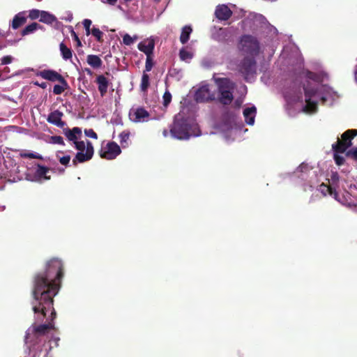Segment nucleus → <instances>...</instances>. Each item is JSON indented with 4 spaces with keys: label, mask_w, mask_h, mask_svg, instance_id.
<instances>
[{
    "label": "nucleus",
    "mask_w": 357,
    "mask_h": 357,
    "mask_svg": "<svg viewBox=\"0 0 357 357\" xmlns=\"http://www.w3.org/2000/svg\"><path fill=\"white\" fill-rule=\"evenodd\" d=\"M63 277V264L61 259L54 257L49 260L44 271L33 277L31 305L36 319L43 321L48 311H51L50 319L56 317L54 298L61 288Z\"/></svg>",
    "instance_id": "nucleus-1"
},
{
    "label": "nucleus",
    "mask_w": 357,
    "mask_h": 357,
    "mask_svg": "<svg viewBox=\"0 0 357 357\" xmlns=\"http://www.w3.org/2000/svg\"><path fill=\"white\" fill-rule=\"evenodd\" d=\"M213 79L217 86L218 94L215 100L222 105H230L234 100V91L236 84L227 77H216L215 75Z\"/></svg>",
    "instance_id": "nucleus-2"
},
{
    "label": "nucleus",
    "mask_w": 357,
    "mask_h": 357,
    "mask_svg": "<svg viewBox=\"0 0 357 357\" xmlns=\"http://www.w3.org/2000/svg\"><path fill=\"white\" fill-rule=\"evenodd\" d=\"M196 124H190L187 119L181 115L174 117V122L170 127V133L172 137L178 139H187L190 136H198L199 134L195 132Z\"/></svg>",
    "instance_id": "nucleus-3"
},
{
    "label": "nucleus",
    "mask_w": 357,
    "mask_h": 357,
    "mask_svg": "<svg viewBox=\"0 0 357 357\" xmlns=\"http://www.w3.org/2000/svg\"><path fill=\"white\" fill-rule=\"evenodd\" d=\"M238 72L246 82H249L257 74V62L253 57L245 56L237 66Z\"/></svg>",
    "instance_id": "nucleus-4"
},
{
    "label": "nucleus",
    "mask_w": 357,
    "mask_h": 357,
    "mask_svg": "<svg viewBox=\"0 0 357 357\" xmlns=\"http://www.w3.org/2000/svg\"><path fill=\"white\" fill-rule=\"evenodd\" d=\"M357 135L356 129L346 130L341 136V139L332 145V149L335 153H344L351 146V140Z\"/></svg>",
    "instance_id": "nucleus-5"
},
{
    "label": "nucleus",
    "mask_w": 357,
    "mask_h": 357,
    "mask_svg": "<svg viewBox=\"0 0 357 357\" xmlns=\"http://www.w3.org/2000/svg\"><path fill=\"white\" fill-rule=\"evenodd\" d=\"M53 328L51 323L36 325L33 324L31 328H29L25 335L26 344L33 345L38 336L43 335L49 332Z\"/></svg>",
    "instance_id": "nucleus-6"
},
{
    "label": "nucleus",
    "mask_w": 357,
    "mask_h": 357,
    "mask_svg": "<svg viewBox=\"0 0 357 357\" xmlns=\"http://www.w3.org/2000/svg\"><path fill=\"white\" fill-rule=\"evenodd\" d=\"M239 49L250 54H257L259 51V43L255 37L244 35L241 38Z\"/></svg>",
    "instance_id": "nucleus-7"
},
{
    "label": "nucleus",
    "mask_w": 357,
    "mask_h": 357,
    "mask_svg": "<svg viewBox=\"0 0 357 357\" xmlns=\"http://www.w3.org/2000/svg\"><path fill=\"white\" fill-rule=\"evenodd\" d=\"M86 152H77L75 157L73 159V165L76 167L78 163L84 162L91 160L93 155L94 150L92 143L87 140L85 143Z\"/></svg>",
    "instance_id": "nucleus-8"
},
{
    "label": "nucleus",
    "mask_w": 357,
    "mask_h": 357,
    "mask_svg": "<svg viewBox=\"0 0 357 357\" xmlns=\"http://www.w3.org/2000/svg\"><path fill=\"white\" fill-rule=\"evenodd\" d=\"M121 151L120 146L114 142H110L107 144L105 149L100 151V156L107 160H114L120 153Z\"/></svg>",
    "instance_id": "nucleus-9"
},
{
    "label": "nucleus",
    "mask_w": 357,
    "mask_h": 357,
    "mask_svg": "<svg viewBox=\"0 0 357 357\" xmlns=\"http://www.w3.org/2000/svg\"><path fill=\"white\" fill-rule=\"evenodd\" d=\"M306 105L304 107L305 112H314L317 109V102L312 100V98L317 93V91L313 87H304Z\"/></svg>",
    "instance_id": "nucleus-10"
},
{
    "label": "nucleus",
    "mask_w": 357,
    "mask_h": 357,
    "mask_svg": "<svg viewBox=\"0 0 357 357\" xmlns=\"http://www.w3.org/2000/svg\"><path fill=\"white\" fill-rule=\"evenodd\" d=\"M195 99L197 102H207L215 100V95L211 93L207 85L202 86L196 91Z\"/></svg>",
    "instance_id": "nucleus-11"
},
{
    "label": "nucleus",
    "mask_w": 357,
    "mask_h": 357,
    "mask_svg": "<svg viewBox=\"0 0 357 357\" xmlns=\"http://www.w3.org/2000/svg\"><path fill=\"white\" fill-rule=\"evenodd\" d=\"M38 75L42 78L51 81H58L61 84L68 86V82L65 78L59 73L53 70H43L38 73Z\"/></svg>",
    "instance_id": "nucleus-12"
},
{
    "label": "nucleus",
    "mask_w": 357,
    "mask_h": 357,
    "mask_svg": "<svg viewBox=\"0 0 357 357\" xmlns=\"http://www.w3.org/2000/svg\"><path fill=\"white\" fill-rule=\"evenodd\" d=\"M131 120L135 123L147 121L150 114L144 107H138L130 113Z\"/></svg>",
    "instance_id": "nucleus-13"
},
{
    "label": "nucleus",
    "mask_w": 357,
    "mask_h": 357,
    "mask_svg": "<svg viewBox=\"0 0 357 357\" xmlns=\"http://www.w3.org/2000/svg\"><path fill=\"white\" fill-rule=\"evenodd\" d=\"M231 10L225 4L218 5L215 10V16L220 21L228 20L232 15Z\"/></svg>",
    "instance_id": "nucleus-14"
},
{
    "label": "nucleus",
    "mask_w": 357,
    "mask_h": 357,
    "mask_svg": "<svg viewBox=\"0 0 357 357\" xmlns=\"http://www.w3.org/2000/svg\"><path fill=\"white\" fill-rule=\"evenodd\" d=\"M63 116V113L56 109L49 114L47 118V121L51 124H53L59 128H63L66 123L61 119Z\"/></svg>",
    "instance_id": "nucleus-15"
},
{
    "label": "nucleus",
    "mask_w": 357,
    "mask_h": 357,
    "mask_svg": "<svg viewBox=\"0 0 357 357\" xmlns=\"http://www.w3.org/2000/svg\"><path fill=\"white\" fill-rule=\"evenodd\" d=\"M63 134L67 137V139L69 141L73 142V144L82 135V130H81V128H79L78 127H74L72 129H70L68 128H63Z\"/></svg>",
    "instance_id": "nucleus-16"
},
{
    "label": "nucleus",
    "mask_w": 357,
    "mask_h": 357,
    "mask_svg": "<svg viewBox=\"0 0 357 357\" xmlns=\"http://www.w3.org/2000/svg\"><path fill=\"white\" fill-rule=\"evenodd\" d=\"M137 47L139 50L144 52L146 56H153L155 43L153 40L144 41L139 43L137 45Z\"/></svg>",
    "instance_id": "nucleus-17"
},
{
    "label": "nucleus",
    "mask_w": 357,
    "mask_h": 357,
    "mask_svg": "<svg viewBox=\"0 0 357 357\" xmlns=\"http://www.w3.org/2000/svg\"><path fill=\"white\" fill-rule=\"evenodd\" d=\"M96 82L98 86V91L102 97H103L107 92L109 86V81L103 75H98Z\"/></svg>",
    "instance_id": "nucleus-18"
},
{
    "label": "nucleus",
    "mask_w": 357,
    "mask_h": 357,
    "mask_svg": "<svg viewBox=\"0 0 357 357\" xmlns=\"http://www.w3.org/2000/svg\"><path fill=\"white\" fill-rule=\"evenodd\" d=\"M26 20L27 17L25 15V12H20L14 16L10 26L13 29H17L26 23Z\"/></svg>",
    "instance_id": "nucleus-19"
},
{
    "label": "nucleus",
    "mask_w": 357,
    "mask_h": 357,
    "mask_svg": "<svg viewBox=\"0 0 357 357\" xmlns=\"http://www.w3.org/2000/svg\"><path fill=\"white\" fill-rule=\"evenodd\" d=\"M256 113L257 109L255 106L247 107L243 110L245 121L248 125H254Z\"/></svg>",
    "instance_id": "nucleus-20"
},
{
    "label": "nucleus",
    "mask_w": 357,
    "mask_h": 357,
    "mask_svg": "<svg viewBox=\"0 0 357 357\" xmlns=\"http://www.w3.org/2000/svg\"><path fill=\"white\" fill-rule=\"evenodd\" d=\"M49 171L50 169L48 167L38 164L37 169L34 174L36 180H40L42 178L45 180L50 179V176H47V174L49 172Z\"/></svg>",
    "instance_id": "nucleus-21"
},
{
    "label": "nucleus",
    "mask_w": 357,
    "mask_h": 357,
    "mask_svg": "<svg viewBox=\"0 0 357 357\" xmlns=\"http://www.w3.org/2000/svg\"><path fill=\"white\" fill-rule=\"evenodd\" d=\"M86 61L89 66L93 68H99L102 65V61L100 58L94 54H89L86 57Z\"/></svg>",
    "instance_id": "nucleus-22"
},
{
    "label": "nucleus",
    "mask_w": 357,
    "mask_h": 357,
    "mask_svg": "<svg viewBox=\"0 0 357 357\" xmlns=\"http://www.w3.org/2000/svg\"><path fill=\"white\" fill-rule=\"evenodd\" d=\"M59 50L61 56L64 60L66 61L72 59L73 50L71 48L67 47V45L63 42L59 44Z\"/></svg>",
    "instance_id": "nucleus-23"
},
{
    "label": "nucleus",
    "mask_w": 357,
    "mask_h": 357,
    "mask_svg": "<svg viewBox=\"0 0 357 357\" xmlns=\"http://www.w3.org/2000/svg\"><path fill=\"white\" fill-rule=\"evenodd\" d=\"M56 21V17L54 15H52L47 11L42 10V13L40 15V22L47 24H51Z\"/></svg>",
    "instance_id": "nucleus-24"
},
{
    "label": "nucleus",
    "mask_w": 357,
    "mask_h": 357,
    "mask_svg": "<svg viewBox=\"0 0 357 357\" xmlns=\"http://www.w3.org/2000/svg\"><path fill=\"white\" fill-rule=\"evenodd\" d=\"M38 29H42V26L37 22H32L31 24L26 26L21 32L22 36L33 33Z\"/></svg>",
    "instance_id": "nucleus-25"
},
{
    "label": "nucleus",
    "mask_w": 357,
    "mask_h": 357,
    "mask_svg": "<svg viewBox=\"0 0 357 357\" xmlns=\"http://www.w3.org/2000/svg\"><path fill=\"white\" fill-rule=\"evenodd\" d=\"M192 31V29L190 26H185L182 29L180 36V41L182 44H185L188 41Z\"/></svg>",
    "instance_id": "nucleus-26"
},
{
    "label": "nucleus",
    "mask_w": 357,
    "mask_h": 357,
    "mask_svg": "<svg viewBox=\"0 0 357 357\" xmlns=\"http://www.w3.org/2000/svg\"><path fill=\"white\" fill-rule=\"evenodd\" d=\"M149 86V76L148 74H146L145 72L143 73L141 84H140V89L141 91L143 92H146Z\"/></svg>",
    "instance_id": "nucleus-27"
},
{
    "label": "nucleus",
    "mask_w": 357,
    "mask_h": 357,
    "mask_svg": "<svg viewBox=\"0 0 357 357\" xmlns=\"http://www.w3.org/2000/svg\"><path fill=\"white\" fill-rule=\"evenodd\" d=\"M318 190L326 197L327 195H333V188L324 183L318 187Z\"/></svg>",
    "instance_id": "nucleus-28"
},
{
    "label": "nucleus",
    "mask_w": 357,
    "mask_h": 357,
    "mask_svg": "<svg viewBox=\"0 0 357 357\" xmlns=\"http://www.w3.org/2000/svg\"><path fill=\"white\" fill-rule=\"evenodd\" d=\"M137 40V36H135L134 37H132L128 33H126L123 36V43L126 45H128V46L131 45Z\"/></svg>",
    "instance_id": "nucleus-29"
},
{
    "label": "nucleus",
    "mask_w": 357,
    "mask_h": 357,
    "mask_svg": "<svg viewBox=\"0 0 357 357\" xmlns=\"http://www.w3.org/2000/svg\"><path fill=\"white\" fill-rule=\"evenodd\" d=\"M91 34L96 38L98 42L102 43L103 41V33L98 28L93 27Z\"/></svg>",
    "instance_id": "nucleus-30"
},
{
    "label": "nucleus",
    "mask_w": 357,
    "mask_h": 357,
    "mask_svg": "<svg viewBox=\"0 0 357 357\" xmlns=\"http://www.w3.org/2000/svg\"><path fill=\"white\" fill-rule=\"evenodd\" d=\"M179 56L182 61H187L192 58V54L183 48L180 50Z\"/></svg>",
    "instance_id": "nucleus-31"
},
{
    "label": "nucleus",
    "mask_w": 357,
    "mask_h": 357,
    "mask_svg": "<svg viewBox=\"0 0 357 357\" xmlns=\"http://www.w3.org/2000/svg\"><path fill=\"white\" fill-rule=\"evenodd\" d=\"M172 101V94L171 93L167 90L162 96V105L164 107H167Z\"/></svg>",
    "instance_id": "nucleus-32"
},
{
    "label": "nucleus",
    "mask_w": 357,
    "mask_h": 357,
    "mask_svg": "<svg viewBox=\"0 0 357 357\" xmlns=\"http://www.w3.org/2000/svg\"><path fill=\"white\" fill-rule=\"evenodd\" d=\"M130 137V133L126 131H123L119 135L120 142L123 146L128 144V141Z\"/></svg>",
    "instance_id": "nucleus-33"
},
{
    "label": "nucleus",
    "mask_w": 357,
    "mask_h": 357,
    "mask_svg": "<svg viewBox=\"0 0 357 357\" xmlns=\"http://www.w3.org/2000/svg\"><path fill=\"white\" fill-rule=\"evenodd\" d=\"M42 10H39L38 9H32L29 11L28 17L32 20H36L38 18H40Z\"/></svg>",
    "instance_id": "nucleus-34"
},
{
    "label": "nucleus",
    "mask_w": 357,
    "mask_h": 357,
    "mask_svg": "<svg viewBox=\"0 0 357 357\" xmlns=\"http://www.w3.org/2000/svg\"><path fill=\"white\" fill-rule=\"evenodd\" d=\"M154 65L153 61V56H146V64H145V70L144 72H149L151 70L153 66Z\"/></svg>",
    "instance_id": "nucleus-35"
},
{
    "label": "nucleus",
    "mask_w": 357,
    "mask_h": 357,
    "mask_svg": "<svg viewBox=\"0 0 357 357\" xmlns=\"http://www.w3.org/2000/svg\"><path fill=\"white\" fill-rule=\"evenodd\" d=\"M20 155L24 158H31V159H41V155L34 153H26L24 151L21 152Z\"/></svg>",
    "instance_id": "nucleus-36"
},
{
    "label": "nucleus",
    "mask_w": 357,
    "mask_h": 357,
    "mask_svg": "<svg viewBox=\"0 0 357 357\" xmlns=\"http://www.w3.org/2000/svg\"><path fill=\"white\" fill-rule=\"evenodd\" d=\"M68 87V86H64V85H59V84H56L54 85V88H53V93L55 94V95H60Z\"/></svg>",
    "instance_id": "nucleus-37"
},
{
    "label": "nucleus",
    "mask_w": 357,
    "mask_h": 357,
    "mask_svg": "<svg viewBox=\"0 0 357 357\" xmlns=\"http://www.w3.org/2000/svg\"><path fill=\"white\" fill-rule=\"evenodd\" d=\"M50 142L52 144H60L62 146H65V142L63 141V139L61 136H57V135L52 136L50 138Z\"/></svg>",
    "instance_id": "nucleus-38"
},
{
    "label": "nucleus",
    "mask_w": 357,
    "mask_h": 357,
    "mask_svg": "<svg viewBox=\"0 0 357 357\" xmlns=\"http://www.w3.org/2000/svg\"><path fill=\"white\" fill-rule=\"evenodd\" d=\"M75 147L79 152H82L84 151L86 145L84 141H78L77 140L75 143Z\"/></svg>",
    "instance_id": "nucleus-39"
},
{
    "label": "nucleus",
    "mask_w": 357,
    "mask_h": 357,
    "mask_svg": "<svg viewBox=\"0 0 357 357\" xmlns=\"http://www.w3.org/2000/svg\"><path fill=\"white\" fill-rule=\"evenodd\" d=\"M339 153L334 152V160L337 165H342L344 163V158L343 156L338 155Z\"/></svg>",
    "instance_id": "nucleus-40"
},
{
    "label": "nucleus",
    "mask_w": 357,
    "mask_h": 357,
    "mask_svg": "<svg viewBox=\"0 0 357 357\" xmlns=\"http://www.w3.org/2000/svg\"><path fill=\"white\" fill-rule=\"evenodd\" d=\"M346 155L357 161V148L352 149L346 153Z\"/></svg>",
    "instance_id": "nucleus-41"
},
{
    "label": "nucleus",
    "mask_w": 357,
    "mask_h": 357,
    "mask_svg": "<svg viewBox=\"0 0 357 357\" xmlns=\"http://www.w3.org/2000/svg\"><path fill=\"white\" fill-rule=\"evenodd\" d=\"M84 134L86 136L93 138V139H98V135L93 129H85L84 130Z\"/></svg>",
    "instance_id": "nucleus-42"
},
{
    "label": "nucleus",
    "mask_w": 357,
    "mask_h": 357,
    "mask_svg": "<svg viewBox=\"0 0 357 357\" xmlns=\"http://www.w3.org/2000/svg\"><path fill=\"white\" fill-rule=\"evenodd\" d=\"M70 156L69 155H64L59 158V162L66 167L68 166V165L70 163Z\"/></svg>",
    "instance_id": "nucleus-43"
},
{
    "label": "nucleus",
    "mask_w": 357,
    "mask_h": 357,
    "mask_svg": "<svg viewBox=\"0 0 357 357\" xmlns=\"http://www.w3.org/2000/svg\"><path fill=\"white\" fill-rule=\"evenodd\" d=\"M70 33H71V36H72L73 40L77 43L76 44L77 47H82V42H81L80 39L79 38L78 36L77 35V33L74 31V30L72 29V31H70Z\"/></svg>",
    "instance_id": "nucleus-44"
},
{
    "label": "nucleus",
    "mask_w": 357,
    "mask_h": 357,
    "mask_svg": "<svg viewBox=\"0 0 357 357\" xmlns=\"http://www.w3.org/2000/svg\"><path fill=\"white\" fill-rule=\"evenodd\" d=\"M13 58L11 56H5L1 59V64H9L12 62Z\"/></svg>",
    "instance_id": "nucleus-45"
},
{
    "label": "nucleus",
    "mask_w": 357,
    "mask_h": 357,
    "mask_svg": "<svg viewBox=\"0 0 357 357\" xmlns=\"http://www.w3.org/2000/svg\"><path fill=\"white\" fill-rule=\"evenodd\" d=\"M91 23H92L91 20H89V19L84 20V21L82 22L84 29L89 28L91 25Z\"/></svg>",
    "instance_id": "nucleus-46"
},
{
    "label": "nucleus",
    "mask_w": 357,
    "mask_h": 357,
    "mask_svg": "<svg viewBox=\"0 0 357 357\" xmlns=\"http://www.w3.org/2000/svg\"><path fill=\"white\" fill-rule=\"evenodd\" d=\"M332 196L333 197V198H334L335 200L338 201L339 202H341V200H340V198H339V195H338V193L336 192V190H333V195H332Z\"/></svg>",
    "instance_id": "nucleus-47"
},
{
    "label": "nucleus",
    "mask_w": 357,
    "mask_h": 357,
    "mask_svg": "<svg viewBox=\"0 0 357 357\" xmlns=\"http://www.w3.org/2000/svg\"><path fill=\"white\" fill-rule=\"evenodd\" d=\"M34 84L43 89H46L47 85L46 82L38 83V82H36Z\"/></svg>",
    "instance_id": "nucleus-48"
},
{
    "label": "nucleus",
    "mask_w": 357,
    "mask_h": 357,
    "mask_svg": "<svg viewBox=\"0 0 357 357\" xmlns=\"http://www.w3.org/2000/svg\"><path fill=\"white\" fill-rule=\"evenodd\" d=\"M117 2V0H106L104 3H108L112 6H114Z\"/></svg>",
    "instance_id": "nucleus-49"
},
{
    "label": "nucleus",
    "mask_w": 357,
    "mask_h": 357,
    "mask_svg": "<svg viewBox=\"0 0 357 357\" xmlns=\"http://www.w3.org/2000/svg\"><path fill=\"white\" fill-rule=\"evenodd\" d=\"M85 30H86V36H89V35H90L91 33V30L90 27L89 28H86Z\"/></svg>",
    "instance_id": "nucleus-50"
},
{
    "label": "nucleus",
    "mask_w": 357,
    "mask_h": 357,
    "mask_svg": "<svg viewBox=\"0 0 357 357\" xmlns=\"http://www.w3.org/2000/svg\"><path fill=\"white\" fill-rule=\"evenodd\" d=\"M162 135L164 137H167L168 136V130L167 129H164L162 131Z\"/></svg>",
    "instance_id": "nucleus-51"
},
{
    "label": "nucleus",
    "mask_w": 357,
    "mask_h": 357,
    "mask_svg": "<svg viewBox=\"0 0 357 357\" xmlns=\"http://www.w3.org/2000/svg\"><path fill=\"white\" fill-rule=\"evenodd\" d=\"M338 178V175L336 173L335 174H333L332 176V179L334 180V179H337Z\"/></svg>",
    "instance_id": "nucleus-52"
},
{
    "label": "nucleus",
    "mask_w": 357,
    "mask_h": 357,
    "mask_svg": "<svg viewBox=\"0 0 357 357\" xmlns=\"http://www.w3.org/2000/svg\"><path fill=\"white\" fill-rule=\"evenodd\" d=\"M0 36L6 37V33H3L1 29H0Z\"/></svg>",
    "instance_id": "nucleus-53"
},
{
    "label": "nucleus",
    "mask_w": 357,
    "mask_h": 357,
    "mask_svg": "<svg viewBox=\"0 0 357 357\" xmlns=\"http://www.w3.org/2000/svg\"><path fill=\"white\" fill-rule=\"evenodd\" d=\"M126 2L131 1L132 0H124Z\"/></svg>",
    "instance_id": "nucleus-54"
},
{
    "label": "nucleus",
    "mask_w": 357,
    "mask_h": 357,
    "mask_svg": "<svg viewBox=\"0 0 357 357\" xmlns=\"http://www.w3.org/2000/svg\"><path fill=\"white\" fill-rule=\"evenodd\" d=\"M87 72H88V73H91V70H87Z\"/></svg>",
    "instance_id": "nucleus-55"
}]
</instances>
